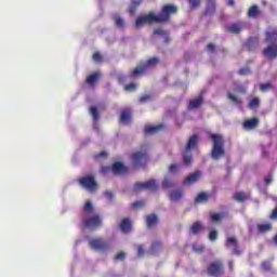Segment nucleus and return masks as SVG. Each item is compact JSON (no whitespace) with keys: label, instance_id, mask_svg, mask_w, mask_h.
Masks as SVG:
<instances>
[{"label":"nucleus","instance_id":"obj_34","mask_svg":"<svg viewBox=\"0 0 277 277\" xmlns=\"http://www.w3.org/2000/svg\"><path fill=\"white\" fill-rule=\"evenodd\" d=\"M259 233H269L272 230V223H264L258 225Z\"/></svg>","mask_w":277,"mask_h":277},{"label":"nucleus","instance_id":"obj_24","mask_svg":"<svg viewBox=\"0 0 277 277\" xmlns=\"http://www.w3.org/2000/svg\"><path fill=\"white\" fill-rule=\"evenodd\" d=\"M248 16H249V18H259V16H261V10L259 9V6L256 4L252 5L248 10Z\"/></svg>","mask_w":277,"mask_h":277},{"label":"nucleus","instance_id":"obj_42","mask_svg":"<svg viewBox=\"0 0 277 277\" xmlns=\"http://www.w3.org/2000/svg\"><path fill=\"white\" fill-rule=\"evenodd\" d=\"M146 205L145 200L135 201L132 203L133 209H142Z\"/></svg>","mask_w":277,"mask_h":277},{"label":"nucleus","instance_id":"obj_12","mask_svg":"<svg viewBox=\"0 0 277 277\" xmlns=\"http://www.w3.org/2000/svg\"><path fill=\"white\" fill-rule=\"evenodd\" d=\"M243 25H246L243 22H236L226 27V31L228 34H234L235 36H239L241 31L243 30Z\"/></svg>","mask_w":277,"mask_h":277},{"label":"nucleus","instance_id":"obj_3","mask_svg":"<svg viewBox=\"0 0 277 277\" xmlns=\"http://www.w3.org/2000/svg\"><path fill=\"white\" fill-rule=\"evenodd\" d=\"M131 159L134 168H142V166H145L146 161H148L146 145H143L141 150L133 153Z\"/></svg>","mask_w":277,"mask_h":277},{"label":"nucleus","instance_id":"obj_47","mask_svg":"<svg viewBox=\"0 0 277 277\" xmlns=\"http://www.w3.org/2000/svg\"><path fill=\"white\" fill-rule=\"evenodd\" d=\"M211 221L212 222H220V221H222V214H220V213H213V214H211Z\"/></svg>","mask_w":277,"mask_h":277},{"label":"nucleus","instance_id":"obj_8","mask_svg":"<svg viewBox=\"0 0 277 277\" xmlns=\"http://www.w3.org/2000/svg\"><path fill=\"white\" fill-rule=\"evenodd\" d=\"M89 246L92 250H95L96 252H107V250H109L110 247L109 242L101 237L91 239L89 241Z\"/></svg>","mask_w":277,"mask_h":277},{"label":"nucleus","instance_id":"obj_4","mask_svg":"<svg viewBox=\"0 0 277 277\" xmlns=\"http://www.w3.org/2000/svg\"><path fill=\"white\" fill-rule=\"evenodd\" d=\"M208 276L222 277L224 276V261L217 260L210 262L207 267Z\"/></svg>","mask_w":277,"mask_h":277},{"label":"nucleus","instance_id":"obj_40","mask_svg":"<svg viewBox=\"0 0 277 277\" xmlns=\"http://www.w3.org/2000/svg\"><path fill=\"white\" fill-rule=\"evenodd\" d=\"M227 96L229 101H232V103H235L236 105H241V100L235 96L233 93H228Z\"/></svg>","mask_w":277,"mask_h":277},{"label":"nucleus","instance_id":"obj_36","mask_svg":"<svg viewBox=\"0 0 277 277\" xmlns=\"http://www.w3.org/2000/svg\"><path fill=\"white\" fill-rule=\"evenodd\" d=\"M182 159L185 166H192V154L189 151H186V154L182 156Z\"/></svg>","mask_w":277,"mask_h":277},{"label":"nucleus","instance_id":"obj_29","mask_svg":"<svg viewBox=\"0 0 277 277\" xmlns=\"http://www.w3.org/2000/svg\"><path fill=\"white\" fill-rule=\"evenodd\" d=\"M120 122H123V123L131 122V109L122 110L120 115Z\"/></svg>","mask_w":277,"mask_h":277},{"label":"nucleus","instance_id":"obj_55","mask_svg":"<svg viewBox=\"0 0 277 277\" xmlns=\"http://www.w3.org/2000/svg\"><path fill=\"white\" fill-rule=\"evenodd\" d=\"M207 50L210 51V53H215V44L208 43Z\"/></svg>","mask_w":277,"mask_h":277},{"label":"nucleus","instance_id":"obj_61","mask_svg":"<svg viewBox=\"0 0 277 277\" xmlns=\"http://www.w3.org/2000/svg\"><path fill=\"white\" fill-rule=\"evenodd\" d=\"M117 79H118L119 83H124V81H127V76L119 75Z\"/></svg>","mask_w":277,"mask_h":277},{"label":"nucleus","instance_id":"obj_44","mask_svg":"<svg viewBox=\"0 0 277 277\" xmlns=\"http://www.w3.org/2000/svg\"><path fill=\"white\" fill-rule=\"evenodd\" d=\"M260 90L262 92H267V90H272V83L267 82L260 84Z\"/></svg>","mask_w":277,"mask_h":277},{"label":"nucleus","instance_id":"obj_33","mask_svg":"<svg viewBox=\"0 0 277 277\" xmlns=\"http://www.w3.org/2000/svg\"><path fill=\"white\" fill-rule=\"evenodd\" d=\"M209 198H211V195L207 194V193H200L196 198H195V202H208Z\"/></svg>","mask_w":277,"mask_h":277},{"label":"nucleus","instance_id":"obj_31","mask_svg":"<svg viewBox=\"0 0 277 277\" xmlns=\"http://www.w3.org/2000/svg\"><path fill=\"white\" fill-rule=\"evenodd\" d=\"M190 230L193 235H198L205 230V227H202V224L200 222H195L193 226L190 227Z\"/></svg>","mask_w":277,"mask_h":277},{"label":"nucleus","instance_id":"obj_39","mask_svg":"<svg viewBox=\"0 0 277 277\" xmlns=\"http://www.w3.org/2000/svg\"><path fill=\"white\" fill-rule=\"evenodd\" d=\"M84 213H92L94 211V206H92V201H87L84 207H83Z\"/></svg>","mask_w":277,"mask_h":277},{"label":"nucleus","instance_id":"obj_37","mask_svg":"<svg viewBox=\"0 0 277 277\" xmlns=\"http://www.w3.org/2000/svg\"><path fill=\"white\" fill-rule=\"evenodd\" d=\"M259 105H261V101L259 100V97H253V98L249 102V108H250V109H256V107H259Z\"/></svg>","mask_w":277,"mask_h":277},{"label":"nucleus","instance_id":"obj_21","mask_svg":"<svg viewBox=\"0 0 277 277\" xmlns=\"http://www.w3.org/2000/svg\"><path fill=\"white\" fill-rule=\"evenodd\" d=\"M259 127V118H251L243 122V129H256Z\"/></svg>","mask_w":277,"mask_h":277},{"label":"nucleus","instance_id":"obj_43","mask_svg":"<svg viewBox=\"0 0 277 277\" xmlns=\"http://www.w3.org/2000/svg\"><path fill=\"white\" fill-rule=\"evenodd\" d=\"M238 74L242 77H246L251 74L249 67H242L239 69Z\"/></svg>","mask_w":277,"mask_h":277},{"label":"nucleus","instance_id":"obj_7","mask_svg":"<svg viewBox=\"0 0 277 277\" xmlns=\"http://www.w3.org/2000/svg\"><path fill=\"white\" fill-rule=\"evenodd\" d=\"M148 189L149 192H157L159 189V184L155 180H149L147 182H136L133 186V192H144Z\"/></svg>","mask_w":277,"mask_h":277},{"label":"nucleus","instance_id":"obj_38","mask_svg":"<svg viewBox=\"0 0 277 277\" xmlns=\"http://www.w3.org/2000/svg\"><path fill=\"white\" fill-rule=\"evenodd\" d=\"M246 193L243 192L236 193L235 195V200H237V202H246Z\"/></svg>","mask_w":277,"mask_h":277},{"label":"nucleus","instance_id":"obj_15","mask_svg":"<svg viewBox=\"0 0 277 277\" xmlns=\"http://www.w3.org/2000/svg\"><path fill=\"white\" fill-rule=\"evenodd\" d=\"M263 55L268 60H276L277 57V44L268 45L263 50Z\"/></svg>","mask_w":277,"mask_h":277},{"label":"nucleus","instance_id":"obj_27","mask_svg":"<svg viewBox=\"0 0 277 277\" xmlns=\"http://www.w3.org/2000/svg\"><path fill=\"white\" fill-rule=\"evenodd\" d=\"M161 241L157 240L154 241L149 248V250L147 251V254H157V252H159V250H161Z\"/></svg>","mask_w":277,"mask_h":277},{"label":"nucleus","instance_id":"obj_45","mask_svg":"<svg viewBox=\"0 0 277 277\" xmlns=\"http://www.w3.org/2000/svg\"><path fill=\"white\" fill-rule=\"evenodd\" d=\"M169 172H170V174H176V172H179V164L172 163V164L169 167Z\"/></svg>","mask_w":277,"mask_h":277},{"label":"nucleus","instance_id":"obj_52","mask_svg":"<svg viewBox=\"0 0 277 277\" xmlns=\"http://www.w3.org/2000/svg\"><path fill=\"white\" fill-rule=\"evenodd\" d=\"M94 159H107V153L106 151H101L100 154H96L94 156Z\"/></svg>","mask_w":277,"mask_h":277},{"label":"nucleus","instance_id":"obj_17","mask_svg":"<svg viewBox=\"0 0 277 277\" xmlns=\"http://www.w3.org/2000/svg\"><path fill=\"white\" fill-rule=\"evenodd\" d=\"M198 140H199L198 134H193L190 136V138L188 140L186 147H185L186 153H189V150H192L198 146Z\"/></svg>","mask_w":277,"mask_h":277},{"label":"nucleus","instance_id":"obj_53","mask_svg":"<svg viewBox=\"0 0 277 277\" xmlns=\"http://www.w3.org/2000/svg\"><path fill=\"white\" fill-rule=\"evenodd\" d=\"M193 250L195 251V252H205V247L203 246H193Z\"/></svg>","mask_w":277,"mask_h":277},{"label":"nucleus","instance_id":"obj_35","mask_svg":"<svg viewBox=\"0 0 277 277\" xmlns=\"http://www.w3.org/2000/svg\"><path fill=\"white\" fill-rule=\"evenodd\" d=\"M90 114H91L94 122H97L98 118H101V114L98 113V108L96 106L90 107Z\"/></svg>","mask_w":277,"mask_h":277},{"label":"nucleus","instance_id":"obj_58","mask_svg":"<svg viewBox=\"0 0 277 277\" xmlns=\"http://www.w3.org/2000/svg\"><path fill=\"white\" fill-rule=\"evenodd\" d=\"M102 174H107V172H111V167H101Z\"/></svg>","mask_w":277,"mask_h":277},{"label":"nucleus","instance_id":"obj_22","mask_svg":"<svg viewBox=\"0 0 277 277\" xmlns=\"http://www.w3.org/2000/svg\"><path fill=\"white\" fill-rule=\"evenodd\" d=\"M159 219L157 214H149L146 216V226L147 228H153V226H157Z\"/></svg>","mask_w":277,"mask_h":277},{"label":"nucleus","instance_id":"obj_23","mask_svg":"<svg viewBox=\"0 0 277 277\" xmlns=\"http://www.w3.org/2000/svg\"><path fill=\"white\" fill-rule=\"evenodd\" d=\"M163 129L162 124L159 126H146L144 129V133L146 135H153V133H158V131H161Z\"/></svg>","mask_w":277,"mask_h":277},{"label":"nucleus","instance_id":"obj_10","mask_svg":"<svg viewBox=\"0 0 277 277\" xmlns=\"http://www.w3.org/2000/svg\"><path fill=\"white\" fill-rule=\"evenodd\" d=\"M79 184L81 187L87 189V192H96L98 184L96 183V180L94 179V175H87L84 177H81L79 180Z\"/></svg>","mask_w":277,"mask_h":277},{"label":"nucleus","instance_id":"obj_64","mask_svg":"<svg viewBox=\"0 0 277 277\" xmlns=\"http://www.w3.org/2000/svg\"><path fill=\"white\" fill-rule=\"evenodd\" d=\"M228 5H232L233 8H235V0H228Z\"/></svg>","mask_w":277,"mask_h":277},{"label":"nucleus","instance_id":"obj_14","mask_svg":"<svg viewBox=\"0 0 277 277\" xmlns=\"http://www.w3.org/2000/svg\"><path fill=\"white\" fill-rule=\"evenodd\" d=\"M111 172H113V174H127V172H129V168H127V166H124V163L117 161V162L113 163Z\"/></svg>","mask_w":277,"mask_h":277},{"label":"nucleus","instance_id":"obj_50","mask_svg":"<svg viewBox=\"0 0 277 277\" xmlns=\"http://www.w3.org/2000/svg\"><path fill=\"white\" fill-rule=\"evenodd\" d=\"M210 241H215L217 239V230H211L209 234Z\"/></svg>","mask_w":277,"mask_h":277},{"label":"nucleus","instance_id":"obj_59","mask_svg":"<svg viewBox=\"0 0 277 277\" xmlns=\"http://www.w3.org/2000/svg\"><path fill=\"white\" fill-rule=\"evenodd\" d=\"M272 181H273L272 175H267V176L264 179L265 185H272Z\"/></svg>","mask_w":277,"mask_h":277},{"label":"nucleus","instance_id":"obj_57","mask_svg":"<svg viewBox=\"0 0 277 277\" xmlns=\"http://www.w3.org/2000/svg\"><path fill=\"white\" fill-rule=\"evenodd\" d=\"M147 101H150V95H143L140 97V103H147Z\"/></svg>","mask_w":277,"mask_h":277},{"label":"nucleus","instance_id":"obj_19","mask_svg":"<svg viewBox=\"0 0 277 277\" xmlns=\"http://www.w3.org/2000/svg\"><path fill=\"white\" fill-rule=\"evenodd\" d=\"M100 79H101V71H95L87 77L85 83H88V85H94L95 83H98Z\"/></svg>","mask_w":277,"mask_h":277},{"label":"nucleus","instance_id":"obj_54","mask_svg":"<svg viewBox=\"0 0 277 277\" xmlns=\"http://www.w3.org/2000/svg\"><path fill=\"white\" fill-rule=\"evenodd\" d=\"M262 267L263 269H266V272H269L272 269V264H269L268 262H263Z\"/></svg>","mask_w":277,"mask_h":277},{"label":"nucleus","instance_id":"obj_41","mask_svg":"<svg viewBox=\"0 0 277 277\" xmlns=\"http://www.w3.org/2000/svg\"><path fill=\"white\" fill-rule=\"evenodd\" d=\"M124 90H126V92H135V90H137V84H135L133 82L126 84Z\"/></svg>","mask_w":277,"mask_h":277},{"label":"nucleus","instance_id":"obj_28","mask_svg":"<svg viewBox=\"0 0 277 277\" xmlns=\"http://www.w3.org/2000/svg\"><path fill=\"white\" fill-rule=\"evenodd\" d=\"M202 103H203L202 95L198 96L195 100H190L189 109H198V107H200V105H202Z\"/></svg>","mask_w":277,"mask_h":277},{"label":"nucleus","instance_id":"obj_5","mask_svg":"<svg viewBox=\"0 0 277 277\" xmlns=\"http://www.w3.org/2000/svg\"><path fill=\"white\" fill-rule=\"evenodd\" d=\"M158 63H159V60L157 57H151L147 60L145 63L136 66L134 70L130 74V77L142 76L144 75V72L147 71L148 68H150V66H157Z\"/></svg>","mask_w":277,"mask_h":277},{"label":"nucleus","instance_id":"obj_46","mask_svg":"<svg viewBox=\"0 0 277 277\" xmlns=\"http://www.w3.org/2000/svg\"><path fill=\"white\" fill-rule=\"evenodd\" d=\"M127 259V253L124 252H119L115 255V261H124Z\"/></svg>","mask_w":277,"mask_h":277},{"label":"nucleus","instance_id":"obj_11","mask_svg":"<svg viewBox=\"0 0 277 277\" xmlns=\"http://www.w3.org/2000/svg\"><path fill=\"white\" fill-rule=\"evenodd\" d=\"M226 248H233V254L239 256L241 254V249H239V242L237 241V237L232 236L228 237L225 241Z\"/></svg>","mask_w":277,"mask_h":277},{"label":"nucleus","instance_id":"obj_1","mask_svg":"<svg viewBox=\"0 0 277 277\" xmlns=\"http://www.w3.org/2000/svg\"><path fill=\"white\" fill-rule=\"evenodd\" d=\"M212 140V149H211V158L214 161H220L224 155H226V149H224V136L221 134H211Z\"/></svg>","mask_w":277,"mask_h":277},{"label":"nucleus","instance_id":"obj_9","mask_svg":"<svg viewBox=\"0 0 277 277\" xmlns=\"http://www.w3.org/2000/svg\"><path fill=\"white\" fill-rule=\"evenodd\" d=\"M82 224L84 228H101L103 220H101L98 214H94L93 216H83Z\"/></svg>","mask_w":277,"mask_h":277},{"label":"nucleus","instance_id":"obj_63","mask_svg":"<svg viewBox=\"0 0 277 277\" xmlns=\"http://www.w3.org/2000/svg\"><path fill=\"white\" fill-rule=\"evenodd\" d=\"M228 267H229L230 272H233V269H234V267H235V264H234L233 261H229V262H228Z\"/></svg>","mask_w":277,"mask_h":277},{"label":"nucleus","instance_id":"obj_56","mask_svg":"<svg viewBox=\"0 0 277 277\" xmlns=\"http://www.w3.org/2000/svg\"><path fill=\"white\" fill-rule=\"evenodd\" d=\"M105 198H107L108 200H114V193H111V190H108L104 194Z\"/></svg>","mask_w":277,"mask_h":277},{"label":"nucleus","instance_id":"obj_2","mask_svg":"<svg viewBox=\"0 0 277 277\" xmlns=\"http://www.w3.org/2000/svg\"><path fill=\"white\" fill-rule=\"evenodd\" d=\"M177 13H179L177 5L164 4L161 8L160 13L158 15H156L157 23H159V24L170 23V21H172V16H174V14H177Z\"/></svg>","mask_w":277,"mask_h":277},{"label":"nucleus","instance_id":"obj_48","mask_svg":"<svg viewBox=\"0 0 277 277\" xmlns=\"http://www.w3.org/2000/svg\"><path fill=\"white\" fill-rule=\"evenodd\" d=\"M200 3H202V0H189L190 8H199Z\"/></svg>","mask_w":277,"mask_h":277},{"label":"nucleus","instance_id":"obj_18","mask_svg":"<svg viewBox=\"0 0 277 277\" xmlns=\"http://www.w3.org/2000/svg\"><path fill=\"white\" fill-rule=\"evenodd\" d=\"M265 42H269V43L277 42V28H269L266 31Z\"/></svg>","mask_w":277,"mask_h":277},{"label":"nucleus","instance_id":"obj_25","mask_svg":"<svg viewBox=\"0 0 277 277\" xmlns=\"http://www.w3.org/2000/svg\"><path fill=\"white\" fill-rule=\"evenodd\" d=\"M142 5V0H132L131 4L128 9V12L130 14V16H134L135 12H137V6Z\"/></svg>","mask_w":277,"mask_h":277},{"label":"nucleus","instance_id":"obj_13","mask_svg":"<svg viewBox=\"0 0 277 277\" xmlns=\"http://www.w3.org/2000/svg\"><path fill=\"white\" fill-rule=\"evenodd\" d=\"M200 176H202V172L195 171L184 179L182 185H194V183L199 181Z\"/></svg>","mask_w":277,"mask_h":277},{"label":"nucleus","instance_id":"obj_49","mask_svg":"<svg viewBox=\"0 0 277 277\" xmlns=\"http://www.w3.org/2000/svg\"><path fill=\"white\" fill-rule=\"evenodd\" d=\"M146 254V251L144 250V245H138L137 246V256H143Z\"/></svg>","mask_w":277,"mask_h":277},{"label":"nucleus","instance_id":"obj_51","mask_svg":"<svg viewBox=\"0 0 277 277\" xmlns=\"http://www.w3.org/2000/svg\"><path fill=\"white\" fill-rule=\"evenodd\" d=\"M93 61H94V62H97V63L103 62V56H101V53L95 52V53L93 54Z\"/></svg>","mask_w":277,"mask_h":277},{"label":"nucleus","instance_id":"obj_6","mask_svg":"<svg viewBox=\"0 0 277 277\" xmlns=\"http://www.w3.org/2000/svg\"><path fill=\"white\" fill-rule=\"evenodd\" d=\"M153 23H157V14L155 12H149L146 15H141L135 21V28L140 29L144 27V25H153Z\"/></svg>","mask_w":277,"mask_h":277},{"label":"nucleus","instance_id":"obj_30","mask_svg":"<svg viewBox=\"0 0 277 277\" xmlns=\"http://www.w3.org/2000/svg\"><path fill=\"white\" fill-rule=\"evenodd\" d=\"M176 183L174 182V180L170 179V177H164V180L162 181V189H171V187H175Z\"/></svg>","mask_w":277,"mask_h":277},{"label":"nucleus","instance_id":"obj_60","mask_svg":"<svg viewBox=\"0 0 277 277\" xmlns=\"http://www.w3.org/2000/svg\"><path fill=\"white\" fill-rule=\"evenodd\" d=\"M208 1V5H211L212 8V12H215V0H207Z\"/></svg>","mask_w":277,"mask_h":277},{"label":"nucleus","instance_id":"obj_26","mask_svg":"<svg viewBox=\"0 0 277 277\" xmlns=\"http://www.w3.org/2000/svg\"><path fill=\"white\" fill-rule=\"evenodd\" d=\"M154 36H163L164 42H170V32H168V30H163V28L154 29Z\"/></svg>","mask_w":277,"mask_h":277},{"label":"nucleus","instance_id":"obj_20","mask_svg":"<svg viewBox=\"0 0 277 277\" xmlns=\"http://www.w3.org/2000/svg\"><path fill=\"white\" fill-rule=\"evenodd\" d=\"M119 228L122 233H131V220L129 217L123 219L119 225Z\"/></svg>","mask_w":277,"mask_h":277},{"label":"nucleus","instance_id":"obj_16","mask_svg":"<svg viewBox=\"0 0 277 277\" xmlns=\"http://www.w3.org/2000/svg\"><path fill=\"white\" fill-rule=\"evenodd\" d=\"M185 196V190L174 189L169 194V198L172 202H179Z\"/></svg>","mask_w":277,"mask_h":277},{"label":"nucleus","instance_id":"obj_32","mask_svg":"<svg viewBox=\"0 0 277 277\" xmlns=\"http://www.w3.org/2000/svg\"><path fill=\"white\" fill-rule=\"evenodd\" d=\"M114 22L116 27H118V29H124V18H122L120 15H114Z\"/></svg>","mask_w":277,"mask_h":277},{"label":"nucleus","instance_id":"obj_62","mask_svg":"<svg viewBox=\"0 0 277 277\" xmlns=\"http://www.w3.org/2000/svg\"><path fill=\"white\" fill-rule=\"evenodd\" d=\"M252 42H254V39H253V38H251V39H249V40L247 41V47H248L249 51H252V49H250V45L252 44Z\"/></svg>","mask_w":277,"mask_h":277}]
</instances>
